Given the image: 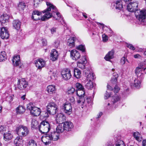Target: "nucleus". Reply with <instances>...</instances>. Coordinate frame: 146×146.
Wrapping results in <instances>:
<instances>
[{"mask_svg":"<svg viewBox=\"0 0 146 146\" xmlns=\"http://www.w3.org/2000/svg\"><path fill=\"white\" fill-rule=\"evenodd\" d=\"M138 4L137 2L129 3L127 7V10L130 12H135V16L140 23L146 21V10L137 9Z\"/></svg>","mask_w":146,"mask_h":146,"instance_id":"1","label":"nucleus"},{"mask_svg":"<svg viewBox=\"0 0 146 146\" xmlns=\"http://www.w3.org/2000/svg\"><path fill=\"white\" fill-rule=\"evenodd\" d=\"M46 4L47 6V8L46 9L42 11L43 13H45L40 18L41 20L43 21L49 19L53 16V13H51L50 12L51 9L55 11L56 10V7L53 5L48 2L46 3Z\"/></svg>","mask_w":146,"mask_h":146,"instance_id":"2","label":"nucleus"},{"mask_svg":"<svg viewBox=\"0 0 146 146\" xmlns=\"http://www.w3.org/2000/svg\"><path fill=\"white\" fill-rule=\"evenodd\" d=\"M50 127L49 123L46 121H42L38 126V129L42 133H46L50 130Z\"/></svg>","mask_w":146,"mask_h":146,"instance_id":"3","label":"nucleus"},{"mask_svg":"<svg viewBox=\"0 0 146 146\" xmlns=\"http://www.w3.org/2000/svg\"><path fill=\"white\" fill-rule=\"evenodd\" d=\"M57 105L54 102L48 103L46 106L47 112L50 114L54 115L56 113L58 110Z\"/></svg>","mask_w":146,"mask_h":146,"instance_id":"4","label":"nucleus"},{"mask_svg":"<svg viewBox=\"0 0 146 146\" xmlns=\"http://www.w3.org/2000/svg\"><path fill=\"white\" fill-rule=\"evenodd\" d=\"M16 131L17 134L21 137L26 136L29 132V129L27 127L22 125L17 127Z\"/></svg>","mask_w":146,"mask_h":146,"instance_id":"5","label":"nucleus"},{"mask_svg":"<svg viewBox=\"0 0 146 146\" xmlns=\"http://www.w3.org/2000/svg\"><path fill=\"white\" fill-rule=\"evenodd\" d=\"M27 108L30 111L31 114L34 116H38L41 113L40 108L33 106L30 103L27 104Z\"/></svg>","mask_w":146,"mask_h":146,"instance_id":"6","label":"nucleus"},{"mask_svg":"<svg viewBox=\"0 0 146 146\" xmlns=\"http://www.w3.org/2000/svg\"><path fill=\"white\" fill-rule=\"evenodd\" d=\"M146 69L144 67L142 64L137 67L135 69V72L138 78L139 79H142L144 77V71Z\"/></svg>","mask_w":146,"mask_h":146,"instance_id":"7","label":"nucleus"},{"mask_svg":"<svg viewBox=\"0 0 146 146\" xmlns=\"http://www.w3.org/2000/svg\"><path fill=\"white\" fill-rule=\"evenodd\" d=\"M82 97V96L78 98L77 103L80 105L82 106H85L87 104H89L92 102L91 98L90 97H87L86 96Z\"/></svg>","mask_w":146,"mask_h":146,"instance_id":"8","label":"nucleus"},{"mask_svg":"<svg viewBox=\"0 0 146 146\" xmlns=\"http://www.w3.org/2000/svg\"><path fill=\"white\" fill-rule=\"evenodd\" d=\"M75 86L77 90L75 91L76 95L78 97L82 96V94H80V92L84 94L85 93L84 88V86L80 83L77 82L75 84Z\"/></svg>","mask_w":146,"mask_h":146,"instance_id":"9","label":"nucleus"},{"mask_svg":"<svg viewBox=\"0 0 146 146\" xmlns=\"http://www.w3.org/2000/svg\"><path fill=\"white\" fill-rule=\"evenodd\" d=\"M61 74L62 79L65 80H69L72 76L70 70L69 69L63 70L61 72Z\"/></svg>","mask_w":146,"mask_h":146,"instance_id":"10","label":"nucleus"},{"mask_svg":"<svg viewBox=\"0 0 146 146\" xmlns=\"http://www.w3.org/2000/svg\"><path fill=\"white\" fill-rule=\"evenodd\" d=\"M28 85V82L24 78L19 79L18 80L17 86L18 88L21 90L26 88Z\"/></svg>","mask_w":146,"mask_h":146,"instance_id":"11","label":"nucleus"},{"mask_svg":"<svg viewBox=\"0 0 146 146\" xmlns=\"http://www.w3.org/2000/svg\"><path fill=\"white\" fill-rule=\"evenodd\" d=\"M63 108L64 112L66 114L69 115L71 114L72 107L70 103L67 102L64 103Z\"/></svg>","mask_w":146,"mask_h":146,"instance_id":"12","label":"nucleus"},{"mask_svg":"<svg viewBox=\"0 0 146 146\" xmlns=\"http://www.w3.org/2000/svg\"><path fill=\"white\" fill-rule=\"evenodd\" d=\"M0 36L2 39H7L9 37V34L6 27H3L1 28Z\"/></svg>","mask_w":146,"mask_h":146,"instance_id":"13","label":"nucleus"},{"mask_svg":"<svg viewBox=\"0 0 146 146\" xmlns=\"http://www.w3.org/2000/svg\"><path fill=\"white\" fill-rule=\"evenodd\" d=\"M13 65L15 66H18L21 68L23 65V64L21 62L20 57L19 55H15L12 59Z\"/></svg>","mask_w":146,"mask_h":146,"instance_id":"14","label":"nucleus"},{"mask_svg":"<svg viewBox=\"0 0 146 146\" xmlns=\"http://www.w3.org/2000/svg\"><path fill=\"white\" fill-rule=\"evenodd\" d=\"M71 57L74 60H76L80 57V55L79 52L76 50H73L70 52Z\"/></svg>","mask_w":146,"mask_h":146,"instance_id":"15","label":"nucleus"},{"mask_svg":"<svg viewBox=\"0 0 146 146\" xmlns=\"http://www.w3.org/2000/svg\"><path fill=\"white\" fill-rule=\"evenodd\" d=\"M42 136L41 137V140L45 145H48L50 143V141L52 140L49 133H46Z\"/></svg>","mask_w":146,"mask_h":146,"instance_id":"16","label":"nucleus"},{"mask_svg":"<svg viewBox=\"0 0 146 146\" xmlns=\"http://www.w3.org/2000/svg\"><path fill=\"white\" fill-rule=\"evenodd\" d=\"M86 63V59L85 56H82L80 61L77 63V66L82 69H84L85 67V64Z\"/></svg>","mask_w":146,"mask_h":146,"instance_id":"17","label":"nucleus"},{"mask_svg":"<svg viewBox=\"0 0 146 146\" xmlns=\"http://www.w3.org/2000/svg\"><path fill=\"white\" fill-rule=\"evenodd\" d=\"M84 73L88 81L94 80V74L92 72H91L90 70H84Z\"/></svg>","mask_w":146,"mask_h":146,"instance_id":"18","label":"nucleus"},{"mask_svg":"<svg viewBox=\"0 0 146 146\" xmlns=\"http://www.w3.org/2000/svg\"><path fill=\"white\" fill-rule=\"evenodd\" d=\"M35 64L36 67L38 69H40L45 66V61L42 59H39L35 61Z\"/></svg>","mask_w":146,"mask_h":146,"instance_id":"19","label":"nucleus"},{"mask_svg":"<svg viewBox=\"0 0 146 146\" xmlns=\"http://www.w3.org/2000/svg\"><path fill=\"white\" fill-rule=\"evenodd\" d=\"M35 64L36 67L38 69H40L45 66V61L42 59H39L35 61Z\"/></svg>","mask_w":146,"mask_h":146,"instance_id":"20","label":"nucleus"},{"mask_svg":"<svg viewBox=\"0 0 146 146\" xmlns=\"http://www.w3.org/2000/svg\"><path fill=\"white\" fill-rule=\"evenodd\" d=\"M58 57V52L55 49L52 50L50 53V60L53 61H55L57 60Z\"/></svg>","mask_w":146,"mask_h":146,"instance_id":"21","label":"nucleus"},{"mask_svg":"<svg viewBox=\"0 0 146 146\" xmlns=\"http://www.w3.org/2000/svg\"><path fill=\"white\" fill-rule=\"evenodd\" d=\"M56 120L58 123H63L65 119V116L62 113H58L56 117Z\"/></svg>","mask_w":146,"mask_h":146,"instance_id":"22","label":"nucleus"},{"mask_svg":"<svg viewBox=\"0 0 146 146\" xmlns=\"http://www.w3.org/2000/svg\"><path fill=\"white\" fill-rule=\"evenodd\" d=\"M120 100V98L119 96L117 94H115L113 97L111 102L112 103L113 106L115 108L118 105V102Z\"/></svg>","mask_w":146,"mask_h":146,"instance_id":"23","label":"nucleus"},{"mask_svg":"<svg viewBox=\"0 0 146 146\" xmlns=\"http://www.w3.org/2000/svg\"><path fill=\"white\" fill-rule=\"evenodd\" d=\"M9 16L7 14H5L1 15L0 17V21L2 25L8 22Z\"/></svg>","mask_w":146,"mask_h":146,"instance_id":"24","label":"nucleus"},{"mask_svg":"<svg viewBox=\"0 0 146 146\" xmlns=\"http://www.w3.org/2000/svg\"><path fill=\"white\" fill-rule=\"evenodd\" d=\"M41 13L38 11L35 10L33 11L31 16L32 19L34 20H38L40 19V15Z\"/></svg>","mask_w":146,"mask_h":146,"instance_id":"25","label":"nucleus"},{"mask_svg":"<svg viewBox=\"0 0 146 146\" xmlns=\"http://www.w3.org/2000/svg\"><path fill=\"white\" fill-rule=\"evenodd\" d=\"M14 143L16 146H23V140L21 136L17 137L14 141Z\"/></svg>","mask_w":146,"mask_h":146,"instance_id":"26","label":"nucleus"},{"mask_svg":"<svg viewBox=\"0 0 146 146\" xmlns=\"http://www.w3.org/2000/svg\"><path fill=\"white\" fill-rule=\"evenodd\" d=\"M63 127L65 130L70 131L73 127V124L70 121H66L64 123Z\"/></svg>","mask_w":146,"mask_h":146,"instance_id":"27","label":"nucleus"},{"mask_svg":"<svg viewBox=\"0 0 146 146\" xmlns=\"http://www.w3.org/2000/svg\"><path fill=\"white\" fill-rule=\"evenodd\" d=\"M13 137V135L10 131L4 133L3 134V139L6 141L11 140Z\"/></svg>","mask_w":146,"mask_h":146,"instance_id":"28","label":"nucleus"},{"mask_svg":"<svg viewBox=\"0 0 146 146\" xmlns=\"http://www.w3.org/2000/svg\"><path fill=\"white\" fill-rule=\"evenodd\" d=\"M76 38L74 37H70L68 39L67 41V44L70 47H73L75 46V41Z\"/></svg>","mask_w":146,"mask_h":146,"instance_id":"29","label":"nucleus"},{"mask_svg":"<svg viewBox=\"0 0 146 146\" xmlns=\"http://www.w3.org/2000/svg\"><path fill=\"white\" fill-rule=\"evenodd\" d=\"M52 140L56 141L59 138V134L55 131L49 133Z\"/></svg>","mask_w":146,"mask_h":146,"instance_id":"30","label":"nucleus"},{"mask_svg":"<svg viewBox=\"0 0 146 146\" xmlns=\"http://www.w3.org/2000/svg\"><path fill=\"white\" fill-rule=\"evenodd\" d=\"M46 90L49 94H52L55 92L56 89L55 86L51 85H49L47 87Z\"/></svg>","mask_w":146,"mask_h":146,"instance_id":"31","label":"nucleus"},{"mask_svg":"<svg viewBox=\"0 0 146 146\" xmlns=\"http://www.w3.org/2000/svg\"><path fill=\"white\" fill-rule=\"evenodd\" d=\"M114 51L113 50L108 52L104 58L105 60L107 61H110V59L113 58H114Z\"/></svg>","mask_w":146,"mask_h":146,"instance_id":"32","label":"nucleus"},{"mask_svg":"<svg viewBox=\"0 0 146 146\" xmlns=\"http://www.w3.org/2000/svg\"><path fill=\"white\" fill-rule=\"evenodd\" d=\"M121 0L117 1L116 2V8L117 9L120 10L121 13L123 12V5Z\"/></svg>","mask_w":146,"mask_h":146,"instance_id":"33","label":"nucleus"},{"mask_svg":"<svg viewBox=\"0 0 146 146\" xmlns=\"http://www.w3.org/2000/svg\"><path fill=\"white\" fill-rule=\"evenodd\" d=\"M54 12L53 11V15H54L53 17L55 19L60 21V22L61 21V20H63V18L61 16V15L59 12L56 11L55 12L56 14H54Z\"/></svg>","mask_w":146,"mask_h":146,"instance_id":"34","label":"nucleus"},{"mask_svg":"<svg viewBox=\"0 0 146 146\" xmlns=\"http://www.w3.org/2000/svg\"><path fill=\"white\" fill-rule=\"evenodd\" d=\"M21 25V22L18 20H14L13 22V26L15 29L18 30L20 27Z\"/></svg>","mask_w":146,"mask_h":146,"instance_id":"35","label":"nucleus"},{"mask_svg":"<svg viewBox=\"0 0 146 146\" xmlns=\"http://www.w3.org/2000/svg\"><path fill=\"white\" fill-rule=\"evenodd\" d=\"M74 76L76 78H80L81 76V71L78 68H75L74 70Z\"/></svg>","mask_w":146,"mask_h":146,"instance_id":"36","label":"nucleus"},{"mask_svg":"<svg viewBox=\"0 0 146 146\" xmlns=\"http://www.w3.org/2000/svg\"><path fill=\"white\" fill-rule=\"evenodd\" d=\"M141 79H139L137 78V79H135L134 80V83L132 84L133 86L137 88H139L140 86L141 82L140 80Z\"/></svg>","mask_w":146,"mask_h":146,"instance_id":"37","label":"nucleus"},{"mask_svg":"<svg viewBox=\"0 0 146 146\" xmlns=\"http://www.w3.org/2000/svg\"><path fill=\"white\" fill-rule=\"evenodd\" d=\"M64 130H65L64 129V127L62 126V123L58 125L56 129V132L60 134V133L62 132Z\"/></svg>","mask_w":146,"mask_h":146,"instance_id":"38","label":"nucleus"},{"mask_svg":"<svg viewBox=\"0 0 146 146\" xmlns=\"http://www.w3.org/2000/svg\"><path fill=\"white\" fill-rule=\"evenodd\" d=\"M133 136L137 141H139L141 140V137L139 132H134L133 133Z\"/></svg>","mask_w":146,"mask_h":146,"instance_id":"39","label":"nucleus"},{"mask_svg":"<svg viewBox=\"0 0 146 146\" xmlns=\"http://www.w3.org/2000/svg\"><path fill=\"white\" fill-rule=\"evenodd\" d=\"M86 87L88 89L91 90L94 87L93 83L92 80H89L85 85Z\"/></svg>","mask_w":146,"mask_h":146,"instance_id":"40","label":"nucleus"},{"mask_svg":"<svg viewBox=\"0 0 146 146\" xmlns=\"http://www.w3.org/2000/svg\"><path fill=\"white\" fill-rule=\"evenodd\" d=\"M25 109L24 107L22 106H19V107L17 108L16 111L18 113H22L25 111Z\"/></svg>","mask_w":146,"mask_h":146,"instance_id":"41","label":"nucleus"},{"mask_svg":"<svg viewBox=\"0 0 146 146\" xmlns=\"http://www.w3.org/2000/svg\"><path fill=\"white\" fill-rule=\"evenodd\" d=\"M113 77L111 80V82L113 84H115L117 81V78L119 76L118 74L116 73H113Z\"/></svg>","mask_w":146,"mask_h":146,"instance_id":"42","label":"nucleus"},{"mask_svg":"<svg viewBox=\"0 0 146 146\" xmlns=\"http://www.w3.org/2000/svg\"><path fill=\"white\" fill-rule=\"evenodd\" d=\"M38 124V122L37 121L34 119H32L31 124L32 128L33 129L37 128Z\"/></svg>","mask_w":146,"mask_h":146,"instance_id":"43","label":"nucleus"},{"mask_svg":"<svg viewBox=\"0 0 146 146\" xmlns=\"http://www.w3.org/2000/svg\"><path fill=\"white\" fill-rule=\"evenodd\" d=\"M6 58L5 52L4 51H2L0 53V62L2 61Z\"/></svg>","mask_w":146,"mask_h":146,"instance_id":"44","label":"nucleus"},{"mask_svg":"<svg viewBox=\"0 0 146 146\" xmlns=\"http://www.w3.org/2000/svg\"><path fill=\"white\" fill-rule=\"evenodd\" d=\"M76 48L77 49L80 50L83 52H85V47L84 45L81 44L77 46Z\"/></svg>","mask_w":146,"mask_h":146,"instance_id":"45","label":"nucleus"},{"mask_svg":"<svg viewBox=\"0 0 146 146\" xmlns=\"http://www.w3.org/2000/svg\"><path fill=\"white\" fill-rule=\"evenodd\" d=\"M25 7V3L23 2L19 3L18 5V8L20 10H23Z\"/></svg>","mask_w":146,"mask_h":146,"instance_id":"46","label":"nucleus"},{"mask_svg":"<svg viewBox=\"0 0 146 146\" xmlns=\"http://www.w3.org/2000/svg\"><path fill=\"white\" fill-rule=\"evenodd\" d=\"M126 61H127L128 62H129L128 60L125 57H122L120 60V64L122 65H123L125 64Z\"/></svg>","mask_w":146,"mask_h":146,"instance_id":"47","label":"nucleus"},{"mask_svg":"<svg viewBox=\"0 0 146 146\" xmlns=\"http://www.w3.org/2000/svg\"><path fill=\"white\" fill-rule=\"evenodd\" d=\"M5 95L7 96L6 100L9 102L12 101L13 99L14 96L13 95L10 96L8 95L7 94H5Z\"/></svg>","mask_w":146,"mask_h":146,"instance_id":"48","label":"nucleus"},{"mask_svg":"<svg viewBox=\"0 0 146 146\" xmlns=\"http://www.w3.org/2000/svg\"><path fill=\"white\" fill-rule=\"evenodd\" d=\"M37 143L33 140H31L29 141L28 146H37Z\"/></svg>","mask_w":146,"mask_h":146,"instance_id":"49","label":"nucleus"},{"mask_svg":"<svg viewBox=\"0 0 146 146\" xmlns=\"http://www.w3.org/2000/svg\"><path fill=\"white\" fill-rule=\"evenodd\" d=\"M75 91V90L74 88L70 87L68 88L67 93L68 94H73Z\"/></svg>","mask_w":146,"mask_h":146,"instance_id":"50","label":"nucleus"},{"mask_svg":"<svg viewBox=\"0 0 146 146\" xmlns=\"http://www.w3.org/2000/svg\"><path fill=\"white\" fill-rule=\"evenodd\" d=\"M105 104L106 106L107 109H110L113 107L114 108V106H113L112 103L111 102H110V103L108 102L106 103Z\"/></svg>","mask_w":146,"mask_h":146,"instance_id":"51","label":"nucleus"},{"mask_svg":"<svg viewBox=\"0 0 146 146\" xmlns=\"http://www.w3.org/2000/svg\"><path fill=\"white\" fill-rule=\"evenodd\" d=\"M48 113L46 111H44L42 112L40 115V117H43L45 118L48 117Z\"/></svg>","mask_w":146,"mask_h":146,"instance_id":"52","label":"nucleus"},{"mask_svg":"<svg viewBox=\"0 0 146 146\" xmlns=\"http://www.w3.org/2000/svg\"><path fill=\"white\" fill-rule=\"evenodd\" d=\"M39 0H34V6L35 7H38V4L40 3Z\"/></svg>","mask_w":146,"mask_h":146,"instance_id":"53","label":"nucleus"},{"mask_svg":"<svg viewBox=\"0 0 146 146\" xmlns=\"http://www.w3.org/2000/svg\"><path fill=\"white\" fill-rule=\"evenodd\" d=\"M102 38L103 41L104 42H107L108 40V36L105 34H104L102 35Z\"/></svg>","mask_w":146,"mask_h":146,"instance_id":"54","label":"nucleus"},{"mask_svg":"<svg viewBox=\"0 0 146 146\" xmlns=\"http://www.w3.org/2000/svg\"><path fill=\"white\" fill-rule=\"evenodd\" d=\"M6 130V128L3 125L0 126V133H4V132Z\"/></svg>","mask_w":146,"mask_h":146,"instance_id":"55","label":"nucleus"},{"mask_svg":"<svg viewBox=\"0 0 146 146\" xmlns=\"http://www.w3.org/2000/svg\"><path fill=\"white\" fill-rule=\"evenodd\" d=\"M60 44V41L58 40H56L55 41L54 45L55 47L57 48L59 46Z\"/></svg>","mask_w":146,"mask_h":146,"instance_id":"56","label":"nucleus"},{"mask_svg":"<svg viewBox=\"0 0 146 146\" xmlns=\"http://www.w3.org/2000/svg\"><path fill=\"white\" fill-rule=\"evenodd\" d=\"M120 90L119 87L117 85H116L113 91L115 93H118Z\"/></svg>","mask_w":146,"mask_h":146,"instance_id":"57","label":"nucleus"},{"mask_svg":"<svg viewBox=\"0 0 146 146\" xmlns=\"http://www.w3.org/2000/svg\"><path fill=\"white\" fill-rule=\"evenodd\" d=\"M111 94H110L109 93L107 92L106 91V92L104 96V98L105 99H108L109 97L110 96Z\"/></svg>","mask_w":146,"mask_h":146,"instance_id":"58","label":"nucleus"},{"mask_svg":"<svg viewBox=\"0 0 146 146\" xmlns=\"http://www.w3.org/2000/svg\"><path fill=\"white\" fill-rule=\"evenodd\" d=\"M127 46L129 48L133 50H134L135 49V48L131 44H127Z\"/></svg>","mask_w":146,"mask_h":146,"instance_id":"59","label":"nucleus"},{"mask_svg":"<svg viewBox=\"0 0 146 146\" xmlns=\"http://www.w3.org/2000/svg\"><path fill=\"white\" fill-rule=\"evenodd\" d=\"M116 146H125L123 142L121 141H120V142H118V143L116 144Z\"/></svg>","mask_w":146,"mask_h":146,"instance_id":"60","label":"nucleus"},{"mask_svg":"<svg viewBox=\"0 0 146 146\" xmlns=\"http://www.w3.org/2000/svg\"><path fill=\"white\" fill-rule=\"evenodd\" d=\"M56 31V28L53 27L52 28L50 29L51 32L52 34L55 33Z\"/></svg>","mask_w":146,"mask_h":146,"instance_id":"61","label":"nucleus"},{"mask_svg":"<svg viewBox=\"0 0 146 146\" xmlns=\"http://www.w3.org/2000/svg\"><path fill=\"white\" fill-rule=\"evenodd\" d=\"M42 43L44 46H46L47 44V41L45 39H42Z\"/></svg>","mask_w":146,"mask_h":146,"instance_id":"62","label":"nucleus"},{"mask_svg":"<svg viewBox=\"0 0 146 146\" xmlns=\"http://www.w3.org/2000/svg\"><path fill=\"white\" fill-rule=\"evenodd\" d=\"M69 100L71 102L74 103L75 101L74 97L72 96L70 97V98Z\"/></svg>","mask_w":146,"mask_h":146,"instance_id":"63","label":"nucleus"},{"mask_svg":"<svg viewBox=\"0 0 146 146\" xmlns=\"http://www.w3.org/2000/svg\"><path fill=\"white\" fill-rule=\"evenodd\" d=\"M134 57L135 58H139L141 57V56L138 54H135L134 55Z\"/></svg>","mask_w":146,"mask_h":146,"instance_id":"64","label":"nucleus"}]
</instances>
